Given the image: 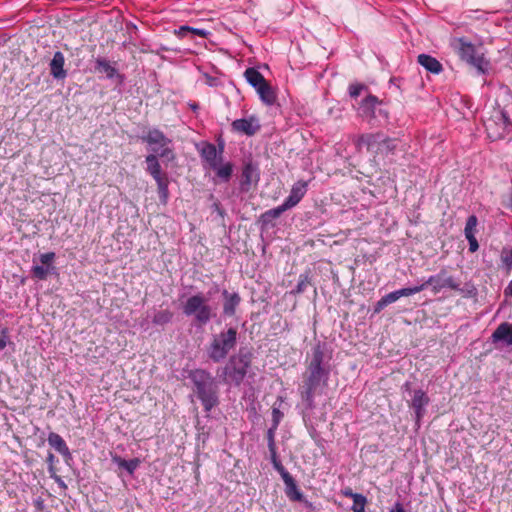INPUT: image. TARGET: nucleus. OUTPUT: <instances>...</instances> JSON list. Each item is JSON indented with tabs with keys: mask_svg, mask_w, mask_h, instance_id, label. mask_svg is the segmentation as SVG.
<instances>
[{
	"mask_svg": "<svg viewBox=\"0 0 512 512\" xmlns=\"http://www.w3.org/2000/svg\"><path fill=\"white\" fill-rule=\"evenodd\" d=\"M324 360L323 350L319 345L313 348L312 358L307 366V371L304 374L303 385L300 390L301 398L312 407L314 400V393L322 381H325L328 372L322 367Z\"/></svg>",
	"mask_w": 512,
	"mask_h": 512,
	"instance_id": "nucleus-1",
	"label": "nucleus"
},
{
	"mask_svg": "<svg viewBox=\"0 0 512 512\" xmlns=\"http://www.w3.org/2000/svg\"><path fill=\"white\" fill-rule=\"evenodd\" d=\"M353 142L358 151L365 150L374 160L394 154L397 147L396 139L382 132L361 134Z\"/></svg>",
	"mask_w": 512,
	"mask_h": 512,
	"instance_id": "nucleus-2",
	"label": "nucleus"
},
{
	"mask_svg": "<svg viewBox=\"0 0 512 512\" xmlns=\"http://www.w3.org/2000/svg\"><path fill=\"white\" fill-rule=\"evenodd\" d=\"M194 384V391L201 401L204 410L209 412L218 405V385L210 372L204 369H195L189 375Z\"/></svg>",
	"mask_w": 512,
	"mask_h": 512,
	"instance_id": "nucleus-3",
	"label": "nucleus"
},
{
	"mask_svg": "<svg viewBox=\"0 0 512 512\" xmlns=\"http://www.w3.org/2000/svg\"><path fill=\"white\" fill-rule=\"evenodd\" d=\"M237 340L238 331L235 327H229L226 330L212 335L205 348L208 358L214 363L223 361L229 355L230 351L234 350L237 345Z\"/></svg>",
	"mask_w": 512,
	"mask_h": 512,
	"instance_id": "nucleus-4",
	"label": "nucleus"
},
{
	"mask_svg": "<svg viewBox=\"0 0 512 512\" xmlns=\"http://www.w3.org/2000/svg\"><path fill=\"white\" fill-rule=\"evenodd\" d=\"M182 312L192 317L197 327L206 326L215 316V308L209 304V299L201 292L189 296L182 305Z\"/></svg>",
	"mask_w": 512,
	"mask_h": 512,
	"instance_id": "nucleus-5",
	"label": "nucleus"
},
{
	"mask_svg": "<svg viewBox=\"0 0 512 512\" xmlns=\"http://www.w3.org/2000/svg\"><path fill=\"white\" fill-rule=\"evenodd\" d=\"M253 353L250 349L241 347L238 352L232 355L223 368V379L225 382H232L240 385L249 368L252 365Z\"/></svg>",
	"mask_w": 512,
	"mask_h": 512,
	"instance_id": "nucleus-6",
	"label": "nucleus"
},
{
	"mask_svg": "<svg viewBox=\"0 0 512 512\" xmlns=\"http://www.w3.org/2000/svg\"><path fill=\"white\" fill-rule=\"evenodd\" d=\"M141 140L148 145L150 154H156L164 162H172L176 154L172 146V140L158 128H151L141 137Z\"/></svg>",
	"mask_w": 512,
	"mask_h": 512,
	"instance_id": "nucleus-7",
	"label": "nucleus"
},
{
	"mask_svg": "<svg viewBox=\"0 0 512 512\" xmlns=\"http://www.w3.org/2000/svg\"><path fill=\"white\" fill-rule=\"evenodd\" d=\"M488 114L484 119V127L492 141L503 139L512 131V122L502 107L497 105Z\"/></svg>",
	"mask_w": 512,
	"mask_h": 512,
	"instance_id": "nucleus-8",
	"label": "nucleus"
},
{
	"mask_svg": "<svg viewBox=\"0 0 512 512\" xmlns=\"http://www.w3.org/2000/svg\"><path fill=\"white\" fill-rule=\"evenodd\" d=\"M423 290L429 285L434 294H438L447 288L453 291L461 292L460 282L449 272L447 268H442L437 274L430 276L424 283Z\"/></svg>",
	"mask_w": 512,
	"mask_h": 512,
	"instance_id": "nucleus-9",
	"label": "nucleus"
},
{
	"mask_svg": "<svg viewBox=\"0 0 512 512\" xmlns=\"http://www.w3.org/2000/svg\"><path fill=\"white\" fill-rule=\"evenodd\" d=\"M457 52L463 61L476 68L479 72L484 73L487 70L488 61L472 43L460 39Z\"/></svg>",
	"mask_w": 512,
	"mask_h": 512,
	"instance_id": "nucleus-10",
	"label": "nucleus"
},
{
	"mask_svg": "<svg viewBox=\"0 0 512 512\" xmlns=\"http://www.w3.org/2000/svg\"><path fill=\"white\" fill-rule=\"evenodd\" d=\"M274 469L280 474L284 484H285V494L290 501L294 502H302L307 507L312 508V503L306 500L297 486L295 479L292 475L285 469L283 464L277 465Z\"/></svg>",
	"mask_w": 512,
	"mask_h": 512,
	"instance_id": "nucleus-11",
	"label": "nucleus"
},
{
	"mask_svg": "<svg viewBox=\"0 0 512 512\" xmlns=\"http://www.w3.org/2000/svg\"><path fill=\"white\" fill-rule=\"evenodd\" d=\"M224 143H219V149L212 143L205 142L199 150L200 156L209 168H217L223 161Z\"/></svg>",
	"mask_w": 512,
	"mask_h": 512,
	"instance_id": "nucleus-12",
	"label": "nucleus"
},
{
	"mask_svg": "<svg viewBox=\"0 0 512 512\" xmlns=\"http://www.w3.org/2000/svg\"><path fill=\"white\" fill-rule=\"evenodd\" d=\"M233 131L247 135H255L261 128L259 119L252 115L248 118L236 119L231 124Z\"/></svg>",
	"mask_w": 512,
	"mask_h": 512,
	"instance_id": "nucleus-13",
	"label": "nucleus"
},
{
	"mask_svg": "<svg viewBox=\"0 0 512 512\" xmlns=\"http://www.w3.org/2000/svg\"><path fill=\"white\" fill-rule=\"evenodd\" d=\"M430 402L427 394L421 390H415L409 406L414 410L416 421L419 422L425 414V406Z\"/></svg>",
	"mask_w": 512,
	"mask_h": 512,
	"instance_id": "nucleus-14",
	"label": "nucleus"
},
{
	"mask_svg": "<svg viewBox=\"0 0 512 512\" xmlns=\"http://www.w3.org/2000/svg\"><path fill=\"white\" fill-rule=\"evenodd\" d=\"M307 192V182L297 181L291 188L289 196L284 200L283 204L287 209L295 207L305 196Z\"/></svg>",
	"mask_w": 512,
	"mask_h": 512,
	"instance_id": "nucleus-15",
	"label": "nucleus"
},
{
	"mask_svg": "<svg viewBox=\"0 0 512 512\" xmlns=\"http://www.w3.org/2000/svg\"><path fill=\"white\" fill-rule=\"evenodd\" d=\"M223 306L222 313L224 316L233 317L236 314L237 307L241 303V297L237 292L230 293L227 290H223Z\"/></svg>",
	"mask_w": 512,
	"mask_h": 512,
	"instance_id": "nucleus-16",
	"label": "nucleus"
},
{
	"mask_svg": "<svg viewBox=\"0 0 512 512\" xmlns=\"http://www.w3.org/2000/svg\"><path fill=\"white\" fill-rule=\"evenodd\" d=\"M380 104V101L376 96L369 95L362 100L359 106V114L361 117L371 121L375 118L376 107Z\"/></svg>",
	"mask_w": 512,
	"mask_h": 512,
	"instance_id": "nucleus-17",
	"label": "nucleus"
},
{
	"mask_svg": "<svg viewBox=\"0 0 512 512\" xmlns=\"http://www.w3.org/2000/svg\"><path fill=\"white\" fill-rule=\"evenodd\" d=\"M421 291H423V285L407 287V288H402V289L390 292V293L386 294L385 296H383L381 299L383 300V303H385L386 306H388V305L396 302L401 297H408V296L414 295L416 293H419Z\"/></svg>",
	"mask_w": 512,
	"mask_h": 512,
	"instance_id": "nucleus-18",
	"label": "nucleus"
},
{
	"mask_svg": "<svg viewBox=\"0 0 512 512\" xmlns=\"http://www.w3.org/2000/svg\"><path fill=\"white\" fill-rule=\"evenodd\" d=\"M65 57L62 52L57 51L49 64L50 74L55 79H64L67 76V72L64 69Z\"/></svg>",
	"mask_w": 512,
	"mask_h": 512,
	"instance_id": "nucleus-19",
	"label": "nucleus"
},
{
	"mask_svg": "<svg viewBox=\"0 0 512 512\" xmlns=\"http://www.w3.org/2000/svg\"><path fill=\"white\" fill-rule=\"evenodd\" d=\"M156 154H148L145 157L147 164L146 171L153 177L155 181H159L167 177L166 173L162 172L161 164Z\"/></svg>",
	"mask_w": 512,
	"mask_h": 512,
	"instance_id": "nucleus-20",
	"label": "nucleus"
},
{
	"mask_svg": "<svg viewBox=\"0 0 512 512\" xmlns=\"http://www.w3.org/2000/svg\"><path fill=\"white\" fill-rule=\"evenodd\" d=\"M277 429H278V427H275V425H271L266 433L267 445H268V450L270 453V460H271L273 467H276L277 465L282 464L278 458L277 446H276V442H275V434H276Z\"/></svg>",
	"mask_w": 512,
	"mask_h": 512,
	"instance_id": "nucleus-21",
	"label": "nucleus"
},
{
	"mask_svg": "<svg viewBox=\"0 0 512 512\" xmlns=\"http://www.w3.org/2000/svg\"><path fill=\"white\" fill-rule=\"evenodd\" d=\"M493 342L503 341L512 346V324L501 323L492 334Z\"/></svg>",
	"mask_w": 512,
	"mask_h": 512,
	"instance_id": "nucleus-22",
	"label": "nucleus"
},
{
	"mask_svg": "<svg viewBox=\"0 0 512 512\" xmlns=\"http://www.w3.org/2000/svg\"><path fill=\"white\" fill-rule=\"evenodd\" d=\"M417 62L433 74H439L443 70L442 64L435 57L428 54L418 55Z\"/></svg>",
	"mask_w": 512,
	"mask_h": 512,
	"instance_id": "nucleus-23",
	"label": "nucleus"
},
{
	"mask_svg": "<svg viewBox=\"0 0 512 512\" xmlns=\"http://www.w3.org/2000/svg\"><path fill=\"white\" fill-rule=\"evenodd\" d=\"M256 91H257L260 99L266 105H272L275 103L276 94L268 81H265L263 84H261L259 87H257Z\"/></svg>",
	"mask_w": 512,
	"mask_h": 512,
	"instance_id": "nucleus-24",
	"label": "nucleus"
},
{
	"mask_svg": "<svg viewBox=\"0 0 512 512\" xmlns=\"http://www.w3.org/2000/svg\"><path fill=\"white\" fill-rule=\"evenodd\" d=\"M48 443L51 447H53L57 452L60 454L66 456L69 455V448L64 441V439L55 432H51L48 435Z\"/></svg>",
	"mask_w": 512,
	"mask_h": 512,
	"instance_id": "nucleus-25",
	"label": "nucleus"
},
{
	"mask_svg": "<svg viewBox=\"0 0 512 512\" xmlns=\"http://www.w3.org/2000/svg\"><path fill=\"white\" fill-rule=\"evenodd\" d=\"M95 70L104 73L108 78H113L117 74V69L105 58H97L95 61Z\"/></svg>",
	"mask_w": 512,
	"mask_h": 512,
	"instance_id": "nucleus-26",
	"label": "nucleus"
},
{
	"mask_svg": "<svg viewBox=\"0 0 512 512\" xmlns=\"http://www.w3.org/2000/svg\"><path fill=\"white\" fill-rule=\"evenodd\" d=\"M247 82L255 89L267 81L264 76L255 68H247L244 72Z\"/></svg>",
	"mask_w": 512,
	"mask_h": 512,
	"instance_id": "nucleus-27",
	"label": "nucleus"
},
{
	"mask_svg": "<svg viewBox=\"0 0 512 512\" xmlns=\"http://www.w3.org/2000/svg\"><path fill=\"white\" fill-rule=\"evenodd\" d=\"M243 184L250 185L253 181L258 180L256 169L251 163L246 164L242 169Z\"/></svg>",
	"mask_w": 512,
	"mask_h": 512,
	"instance_id": "nucleus-28",
	"label": "nucleus"
},
{
	"mask_svg": "<svg viewBox=\"0 0 512 512\" xmlns=\"http://www.w3.org/2000/svg\"><path fill=\"white\" fill-rule=\"evenodd\" d=\"M172 318L173 312L168 309H164L155 313L152 322L156 325H165L171 322Z\"/></svg>",
	"mask_w": 512,
	"mask_h": 512,
	"instance_id": "nucleus-29",
	"label": "nucleus"
},
{
	"mask_svg": "<svg viewBox=\"0 0 512 512\" xmlns=\"http://www.w3.org/2000/svg\"><path fill=\"white\" fill-rule=\"evenodd\" d=\"M113 461L116 462L120 467L126 469L130 474H132L139 466L138 459H132L127 461L119 456H115L113 458Z\"/></svg>",
	"mask_w": 512,
	"mask_h": 512,
	"instance_id": "nucleus-30",
	"label": "nucleus"
},
{
	"mask_svg": "<svg viewBox=\"0 0 512 512\" xmlns=\"http://www.w3.org/2000/svg\"><path fill=\"white\" fill-rule=\"evenodd\" d=\"M287 210H288L287 207L282 203L281 205L264 212L262 214V218L264 221H270L272 219H277Z\"/></svg>",
	"mask_w": 512,
	"mask_h": 512,
	"instance_id": "nucleus-31",
	"label": "nucleus"
},
{
	"mask_svg": "<svg viewBox=\"0 0 512 512\" xmlns=\"http://www.w3.org/2000/svg\"><path fill=\"white\" fill-rule=\"evenodd\" d=\"M216 171V175L225 180L228 181L232 175L233 172V166L231 163H225L223 165L219 164L217 168H212Z\"/></svg>",
	"mask_w": 512,
	"mask_h": 512,
	"instance_id": "nucleus-32",
	"label": "nucleus"
},
{
	"mask_svg": "<svg viewBox=\"0 0 512 512\" xmlns=\"http://www.w3.org/2000/svg\"><path fill=\"white\" fill-rule=\"evenodd\" d=\"M477 224H478L477 217L475 215H470L467 218L465 229H464L465 236H474V235L476 236Z\"/></svg>",
	"mask_w": 512,
	"mask_h": 512,
	"instance_id": "nucleus-33",
	"label": "nucleus"
},
{
	"mask_svg": "<svg viewBox=\"0 0 512 512\" xmlns=\"http://www.w3.org/2000/svg\"><path fill=\"white\" fill-rule=\"evenodd\" d=\"M309 285H311L309 275L307 273L300 274L294 293H304Z\"/></svg>",
	"mask_w": 512,
	"mask_h": 512,
	"instance_id": "nucleus-34",
	"label": "nucleus"
},
{
	"mask_svg": "<svg viewBox=\"0 0 512 512\" xmlns=\"http://www.w3.org/2000/svg\"><path fill=\"white\" fill-rule=\"evenodd\" d=\"M353 505L351 510L353 512H365V506L367 503V499L362 494H357L353 499Z\"/></svg>",
	"mask_w": 512,
	"mask_h": 512,
	"instance_id": "nucleus-35",
	"label": "nucleus"
},
{
	"mask_svg": "<svg viewBox=\"0 0 512 512\" xmlns=\"http://www.w3.org/2000/svg\"><path fill=\"white\" fill-rule=\"evenodd\" d=\"M156 183H157V189H158L159 196H160L161 200H163L165 202L167 200L168 194H169V190H168L169 180H168V177H166L164 179H161L159 181H156Z\"/></svg>",
	"mask_w": 512,
	"mask_h": 512,
	"instance_id": "nucleus-36",
	"label": "nucleus"
},
{
	"mask_svg": "<svg viewBox=\"0 0 512 512\" xmlns=\"http://www.w3.org/2000/svg\"><path fill=\"white\" fill-rule=\"evenodd\" d=\"M32 274L35 278L39 280H45L48 275V269L44 266L36 265L32 268Z\"/></svg>",
	"mask_w": 512,
	"mask_h": 512,
	"instance_id": "nucleus-37",
	"label": "nucleus"
},
{
	"mask_svg": "<svg viewBox=\"0 0 512 512\" xmlns=\"http://www.w3.org/2000/svg\"><path fill=\"white\" fill-rule=\"evenodd\" d=\"M271 416H272L271 425H275V427H278L281 420L284 417V414H283V412L280 411L279 407H276V405L274 404L272 407Z\"/></svg>",
	"mask_w": 512,
	"mask_h": 512,
	"instance_id": "nucleus-38",
	"label": "nucleus"
},
{
	"mask_svg": "<svg viewBox=\"0 0 512 512\" xmlns=\"http://www.w3.org/2000/svg\"><path fill=\"white\" fill-rule=\"evenodd\" d=\"M502 262L507 266L508 269L512 267V249L502 251L501 255Z\"/></svg>",
	"mask_w": 512,
	"mask_h": 512,
	"instance_id": "nucleus-39",
	"label": "nucleus"
},
{
	"mask_svg": "<svg viewBox=\"0 0 512 512\" xmlns=\"http://www.w3.org/2000/svg\"><path fill=\"white\" fill-rule=\"evenodd\" d=\"M9 343V335H8V329L4 328L1 330L0 333V350L5 349L7 344Z\"/></svg>",
	"mask_w": 512,
	"mask_h": 512,
	"instance_id": "nucleus-40",
	"label": "nucleus"
},
{
	"mask_svg": "<svg viewBox=\"0 0 512 512\" xmlns=\"http://www.w3.org/2000/svg\"><path fill=\"white\" fill-rule=\"evenodd\" d=\"M364 86L362 84H353L349 87V94L352 98H356L361 94Z\"/></svg>",
	"mask_w": 512,
	"mask_h": 512,
	"instance_id": "nucleus-41",
	"label": "nucleus"
},
{
	"mask_svg": "<svg viewBox=\"0 0 512 512\" xmlns=\"http://www.w3.org/2000/svg\"><path fill=\"white\" fill-rule=\"evenodd\" d=\"M469 243V252L474 253L478 250L479 244L476 236H465Z\"/></svg>",
	"mask_w": 512,
	"mask_h": 512,
	"instance_id": "nucleus-42",
	"label": "nucleus"
},
{
	"mask_svg": "<svg viewBox=\"0 0 512 512\" xmlns=\"http://www.w3.org/2000/svg\"><path fill=\"white\" fill-rule=\"evenodd\" d=\"M55 258L54 252H47L40 256V261L43 265H50Z\"/></svg>",
	"mask_w": 512,
	"mask_h": 512,
	"instance_id": "nucleus-43",
	"label": "nucleus"
},
{
	"mask_svg": "<svg viewBox=\"0 0 512 512\" xmlns=\"http://www.w3.org/2000/svg\"><path fill=\"white\" fill-rule=\"evenodd\" d=\"M190 33H193L197 36H200L202 38H206L209 34L208 31L204 30V29H199V28H193V27H190Z\"/></svg>",
	"mask_w": 512,
	"mask_h": 512,
	"instance_id": "nucleus-44",
	"label": "nucleus"
},
{
	"mask_svg": "<svg viewBox=\"0 0 512 512\" xmlns=\"http://www.w3.org/2000/svg\"><path fill=\"white\" fill-rule=\"evenodd\" d=\"M33 505L37 511H43L45 508L44 500L42 497H37L33 500Z\"/></svg>",
	"mask_w": 512,
	"mask_h": 512,
	"instance_id": "nucleus-45",
	"label": "nucleus"
},
{
	"mask_svg": "<svg viewBox=\"0 0 512 512\" xmlns=\"http://www.w3.org/2000/svg\"><path fill=\"white\" fill-rule=\"evenodd\" d=\"M190 26H180L178 30L175 31V33L179 36V37H185L187 35V33H190Z\"/></svg>",
	"mask_w": 512,
	"mask_h": 512,
	"instance_id": "nucleus-46",
	"label": "nucleus"
},
{
	"mask_svg": "<svg viewBox=\"0 0 512 512\" xmlns=\"http://www.w3.org/2000/svg\"><path fill=\"white\" fill-rule=\"evenodd\" d=\"M342 495L348 498L353 499L358 493L353 492L350 487H346L341 491Z\"/></svg>",
	"mask_w": 512,
	"mask_h": 512,
	"instance_id": "nucleus-47",
	"label": "nucleus"
},
{
	"mask_svg": "<svg viewBox=\"0 0 512 512\" xmlns=\"http://www.w3.org/2000/svg\"><path fill=\"white\" fill-rule=\"evenodd\" d=\"M389 512H406V510L401 502H396Z\"/></svg>",
	"mask_w": 512,
	"mask_h": 512,
	"instance_id": "nucleus-48",
	"label": "nucleus"
},
{
	"mask_svg": "<svg viewBox=\"0 0 512 512\" xmlns=\"http://www.w3.org/2000/svg\"><path fill=\"white\" fill-rule=\"evenodd\" d=\"M385 307H386V304L383 303L382 299H380L379 301L376 302V304L374 306V313H380Z\"/></svg>",
	"mask_w": 512,
	"mask_h": 512,
	"instance_id": "nucleus-49",
	"label": "nucleus"
},
{
	"mask_svg": "<svg viewBox=\"0 0 512 512\" xmlns=\"http://www.w3.org/2000/svg\"><path fill=\"white\" fill-rule=\"evenodd\" d=\"M505 296H511L512 297V280L508 284V286L504 290Z\"/></svg>",
	"mask_w": 512,
	"mask_h": 512,
	"instance_id": "nucleus-50",
	"label": "nucleus"
},
{
	"mask_svg": "<svg viewBox=\"0 0 512 512\" xmlns=\"http://www.w3.org/2000/svg\"><path fill=\"white\" fill-rule=\"evenodd\" d=\"M55 481L59 484L60 487L66 489L67 485L64 483V481L59 476H54Z\"/></svg>",
	"mask_w": 512,
	"mask_h": 512,
	"instance_id": "nucleus-51",
	"label": "nucleus"
},
{
	"mask_svg": "<svg viewBox=\"0 0 512 512\" xmlns=\"http://www.w3.org/2000/svg\"><path fill=\"white\" fill-rule=\"evenodd\" d=\"M53 459H54V455L50 453V454H49V456H48V460H49L50 462H52V461H53Z\"/></svg>",
	"mask_w": 512,
	"mask_h": 512,
	"instance_id": "nucleus-52",
	"label": "nucleus"
},
{
	"mask_svg": "<svg viewBox=\"0 0 512 512\" xmlns=\"http://www.w3.org/2000/svg\"><path fill=\"white\" fill-rule=\"evenodd\" d=\"M191 108L195 110V109L198 108V105L197 104H193V105H191Z\"/></svg>",
	"mask_w": 512,
	"mask_h": 512,
	"instance_id": "nucleus-53",
	"label": "nucleus"
}]
</instances>
